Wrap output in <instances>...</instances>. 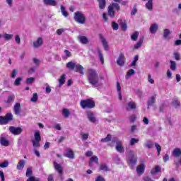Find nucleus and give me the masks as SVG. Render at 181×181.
I'll list each match as a JSON object with an SVG mask.
<instances>
[{"instance_id":"39448f33","label":"nucleus","mask_w":181,"mask_h":181,"mask_svg":"<svg viewBox=\"0 0 181 181\" xmlns=\"http://www.w3.org/2000/svg\"><path fill=\"white\" fill-rule=\"evenodd\" d=\"M13 116L11 113H7L6 117H0V125H5L12 121Z\"/></svg>"},{"instance_id":"e2e57ef3","label":"nucleus","mask_w":181,"mask_h":181,"mask_svg":"<svg viewBox=\"0 0 181 181\" xmlns=\"http://www.w3.org/2000/svg\"><path fill=\"white\" fill-rule=\"evenodd\" d=\"M35 81V78L30 77L26 79V84H32Z\"/></svg>"},{"instance_id":"2eb2a0df","label":"nucleus","mask_w":181,"mask_h":181,"mask_svg":"<svg viewBox=\"0 0 181 181\" xmlns=\"http://www.w3.org/2000/svg\"><path fill=\"white\" fill-rule=\"evenodd\" d=\"M170 35H172V32H170V29H168V28L164 29L163 36L165 40H169L170 39Z\"/></svg>"},{"instance_id":"a211bd4d","label":"nucleus","mask_w":181,"mask_h":181,"mask_svg":"<svg viewBox=\"0 0 181 181\" xmlns=\"http://www.w3.org/2000/svg\"><path fill=\"white\" fill-rule=\"evenodd\" d=\"M93 163H98V157L96 156H93L90 158L89 161L90 168H93V166H94Z\"/></svg>"},{"instance_id":"c03bdc74","label":"nucleus","mask_w":181,"mask_h":181,"mask_svg":"<svg viewBox=\"0 0 181 181\" xmlns=\"http://www.w3.org/2000/svg\"><path fill=\"white\" fill-rule=\"evenodd\" d=\"M61 12L65 18H67L69 16V13L66 11V8L63 6V5H61Z\"/></svg>"},{"instance_id":"603ef678","label":"nucleus","mask_w":181,"mask_h":181,"mask_svg":"<svg viewBox=\"0 0 181 181\" xmlns=\"http://www.w3.org/2000/svg\"><path fill=\"white\" fill-rule=\"evenodd\" d=\"M37 98H38L37 93H33V97L30 98V101L32 103H37Z\"/></svg>"},{"instance_id":"ea45409f","label":"nucleus","mask_w":181,"mask_h":181,"mask_svg":"<svg viewBox=\"0 0 181 181\" xmlns=\"http://www.w3.org/2000/svg\"><path fill=\"white\" fill-rule=\"evenodd\" d=\"M158 172H160V166L156 165L153 169L151 170V175H156Z\"/></svg>"},{"instance_id":"f8f14e48","label":"nucleus","mask_w":181,"mask_h":181,"mask_svg":"<svg viewBox=\"0 0 181 181\" xmlns=\"http://www.w3.org/2000/svg\"><path fill=\"white\" fill-rule=\"evenodd\" d=\"M86 115H87V118L88 119H89L90 122H92L94 124V122H95L96 119H95V116L94 115V113L93 112H86Z\"/></svg>"},{"instance_id":"8fccbe9b","label":"nucleus","mask_w":181,"mask_h":181,"mask_svg":"<svg viewBox=\"0 0 181 181\" xmlns=\"http://www.w3.org/2000/svg\"><path fill=\"white\" fill-rule=\"evenodd\" d=\"M9 166V162L8 160H5L3 163H0V168H5Z\"/></svg>"},{"instance_id":"6e6552de","label":"nucleus","mask_w":181,"mask_h":181,"mask_svg":"<svg viewBox=\"0 0 181 181\" xmlns=\"http://www.w3.org/2000/svg\"><path fill=\"white\" fill-rule=\"evenodd\" d=\"M116 63L117 64H118V66H124L125 63V56L124 55V53H120L119 54V57L117 59Z\"/></svg>"},{"instance_id":"f704fd0d","label":"nucleus","mask_w":181,"mask_h":181,"mask_svg":"<svg viewBox=\"0 0 181 181\" xmlns=\"http://www.w3.org/2000/svg\"><path fill=\"white\" fill-rule=\"evenodd\" d=\"M33 144V146L34 147V149L36 148H40V141L39 140H32L31 141Z\"/></svg>"},{"instance_id":"49530a36","label":"nucleus","mask_w":181,"mask_h":181,"mask_svg":"<svg viewBox=\"0 0 181 181\" xmlns=\"http://www.w3.org/2000/svg\"><path fill=\"white\" fill-rule=\"evenodd\" d=\"M172 105H173V107H175V108H179L180 107V102H179L177 99H175L174 100H173Z\"/></svg>"},{"instance_id":"412c9836","label":"nucleus","mask_w":181,"mask_h":181,"mask_svg":"<svg viewBox=\"0 0 181 181\" xmlns=\"http://www.w3.org/2000/svg\"><path fill=\"white\" fill-rule=\"evenodd\" d=\"M136 108V105L133 101L129 102L127 106L126 107V110L129 111L130 110H135Z\"/></svg>"},{"instance_id":"0eeeda50","label":"nucleus","mask_w":181,"mask_h":181,"mask_svg":"<svg viewBox=\"0 0 181 181\" xmlns=\"http://www.w3.org/2000/svg\"><path fill=\"white\" fill-rule=\"evenodd\" d=\"M43 45V38L40 37L37 39V40L34 41L33 43V47L34 49H39V47H42Z\"/></svg>"},{"instance_id":"a18cd8bd","label":"nucleus","mask_w":181,"mask_h":181,"mask_svg":"<svg viewBox=\"0 0 181 181\" xmlns=\"http://www.w3.org/2000/svg\"><path fill=\"white\" fill-rule=\"evenodd\" d=\"M98 2H99L100 9L105 8V0H98Z\"/></svg>"},{"instance_id":"bb28decb","label":"nucleus","mask_w":181,"mask_h":181,"mask_svg":"<svg viewBox=\"0 0 181 181\" xmlns=\"http://www.w3.org/2000/svg\"><path fill=\"white\" fill-rule=\"evenodd\" d=\"M25 168V160H20L17 164L18 170H22Z\"/></svg>"},{"instance_id":"5701e85b","label":"nucleus","mask_w":181,"mask_h":181,"mask_svg":"<svg viewBox=\"0 0 181 181\" xmlns=\"http://www.w3.org/2000/svg\"><path fill=\"white\" fill-rule=\"evenodd\" d=\"M21 103H16L14 105V112L16 115H19L21 114Z\"/></svg>"},{"instance_id":"393cba45","label":"nucleus","mask_w":181,"mask_h":181,"mask_svg":"<svg viewBox=\"0 0 181 181\" xmlns=\"http://www.w3.org/2000/svg\"><path fill=\"white\" fill-rule=\"evenodd\" d=\"M76 62L71 61L66 64V69H69V70H74L76 69Z\"/></svg>"},{"instance_id":"6ab92c4d","label":"nucleus","mask_w":181,"mask_h":181,"mask_svg":"<svg viewBox=\"0 0 181 181\" xmlns=\"http://www.w3.org/2000/svg\"><path fill=\"white\" fill-rule=\"evenodd\" d=\"M76 73H79L81 76H84V67H83L81 64H76Z\"/></svg>"},{"instance_id":"9b49d317","label":"nucleus","mask_w":181,"mask_h":181,"mask_svg":"<svg viewBox=\"0 0 181 181\" xmlns=\"http://www.w3.org/2000/svg\"><path fill=\"white\" fill-rule=\"evenodd\" d=\"M155 103H156V95H153V96H151L147 101L148 110H149L150 107H152V105H153Z\"/></svg>"},{"instance_id":"1a4fd4ad","label":"nucleus","mask_w":181,"mask_h":181,"mask_svg":"<svg viewBox=\"0 0 181 181\" xmlns=\"http://www.w3.org/2000/svg\"><path fill=\"white\" fill-rule=\"evenodd\" d=\"M64 156L69 158V159H74V153L71 148H66L64 153Z\"/></svg>"},{"instance_id":"7c9ffc66","label":"nucleus","mask_w":181,"mask_h":181,"mask_svg":"<svg viewBox=\"0 0 181 181\" xmlns=\"http://www.w3.org/2000/svg\"><path fill=\"white\" fill-rule=\"evenodd\" d=\"M0 143L3 146H9V141L6 140L5 137L1 138Z\"/></svg>"},{"instance_id":"5fc2aeb1","label":"nucleus","mask_w":181,"mask_h":181,"mask_svg":"<svg viewBox=\"0 0 181 181\" xmlns=\"http://www.w3.org/2000/svg\"><path fill=\"white\" fill-rule=\"evenodd\" d=\"M155 147L157 149L158 155H160V151H162V146H160V145H159V144L156 143Z\"/></svg>"},{"instance_id":"37998d69","label":"nucleus","mask_w":181,"mask_h":181,"mask_svg":"<svg viewBox=\"0 0 181 181\" xmlns=\"http://www.w3.org/2000/svg\"><path fill=\"white\" fill-rule=\"evenodd\" d=\"M15 101V94L12 93L11 95H8L7 99L8 104H11V103H13Z\"/></svg>"},{"instance_id":"473e14b6","label":"nucleus","mask_w":181,"mask_h":181,"mask_svg":"<svg viewBox=\"0 0 181 181\" xmlns=\"http://www.w3.org/2000/svg\"><path fill=\"white\" fill-rule=\"evenodd\" d=\"M3 39L6 40V41L12 40V39H13V35L5 33L3 35Z\"/></svg>"},{"instance_id":"9d476101","label":"nucleus","mask_w":181,"mask_h":181,"mask_svg":"<svg viewBox=\"0 0 181 181\" xmlns=\"http://www.w3.org/2000/svg\"><path fill=\"white\" fill-rule=\"evenodd\" d=\"M115 149L119 153H124V146H122V143L120 141H118V140L116 141Z\"/></svg>"},{"instance_id":"f03ea898","label":"nucleus","mask_w":181,"mask_h":181,"mask_svg":"<svg viewBox=\"0 0 181 181\" xmlns=\"http://www.w3.org/2000/svg\"><path fill=\"white\" fill-rule=\"evenodd\" d=\"M74 21L80 25L86 23V16L81 11H76L74 13Z\"/></svg>"},{"instance_id":"58836bf2","label":"nucleus","mask_w":181,"mask_h":181,"mask_svg":"<svg viewBox=\"0 0 181 181\" xmlns=\"http://www.w3.org/2000/svg\"><path fill=\"white\" fill-rule=\"evenodd\" d=\"M98 57L99 60L101 62L102 64H104V56L103 55V52H101L100 49H98Z\"/></svg>"},{"instance_id":"c756f323","label":"nucleus","mask_w":181,"mask_h":181,"mask_svg":"<svg viewBox=\"0 0 181 181\" xmlns=\"http://www.w3.org/2000/svg\"><path fill=\"white\" fill-rule=\"evenodd\" d=\"M117 90L118 93L119 100L121 101L122 100V95L121 94V84L119 82H117Z\"/></svg>"},{"instance_id":"423d86ee","label":"nucleus","mask_w":181,"mask_h":181,"mask_svg":"<svg viewBox=\"0 0 181 181\" xmlns=\"http://www.w3.org/2000/svg\"><path fill=\"white\" fill-rule=\"evenodd\" d=\"M9 131L13 134V135H21L23 129H22L21 127H15L11 126L9 127Z\"/></svg>"},{"instance_id":"3c124183","label":"nucleus","mask_w":181,"mask_h":181,"mask_svg":"<svg viewBox=\"0 0 181 181\" xmlns=\"http://www.w3.org/2000/svg\"><path fill=\"white\" fill-rule=\"evenodd\" d=\"M134 74H135V70L134 69L129 70L126 76V78L127 79L129 78V76H134Z\"/></svg>"},{"instance_id":"79ce46f5","label":"nucleus","mask_w":181,"mask_h":181,"mask_svg":"<svg viewBox=\"0 0 181 181\" xmlns=\"http://www.w3.org/2000/svg\"><path fill=\"white\" fill-rule=\"evenodd\" d=\"M62 114L64 118H69V117H70V111L69 110V109H63Z\"/></svg>"},{"instance_id":"2f4dec72","label":"nucleus","mask_w":181,"mask_h":181,"mask_svg":"<svg viewBox=\"0 0 181 181\" xmlns=\"http://www.w3.org/2000/svg\"><path fill=\"white\" fill-rule=\"evenodd\" d=\"M59 87H62L64 83H66V74H62L59 79Z\"/></svg>"},{"instance_id":"052dcab7","label":"nucleus","mask_w":181,"mask_h":181,"mask_svg":"<svg viewBox=\"0 0 181 181\" xmlns=\"http://www.w3.org/2000/svg\"><path fill=\"white\" fill-rule=\"evenodd\" d=\"M15 39V42L16 43H17V45H21V37L19 36V35H16L14 37Z\"/></svg>"},{"instance_id":"e433bc0d","label":"nucleus","mask_w":181,"mask_h":181,"mask_svg":"<svg viewBox=\"0 0 181 181\" xmlns=\"http://www.w3.org/2000/svg\"><path fill=\"white\" fill-rule=\"evenodd\" d=\"M144 146L148 148V149H151V148H153V142L151 140H148L144 144Z\"/></svg>"},{"instance_id":"dca6fc26","label":"nucleus","mask_w":181,"mask_h":181,"mask_svg":"<svg viewBox=\"0 0 181 181\" xmlns=\"http://www.w3.org/2000/svg\"><path fill=\"white\" fill-rule=\"evenodd\" d=\"M78 40L81 43L82 45H87L88 43V38L86 36L79 35L78 37Z\"/></svg>"},{"instance_id":"774afa93","label":"nucleus","mask_w":181,"mask_h":181,"mask_svg":"<svg viewBox=\"0 0 181 181\" xmlns=\"http://www.w3.org/2000/svg\"><path fill=\"white\" fill-rule=\"evenodd\" d=\"M95 181H105V178H104L103 176L99 175L95 178Z\"/></svg>"},{"instance_id":"4d7b16f0","label":"nucleus","mask_w":181,"mask_h":181,"mask_svg":"<svg viewBox=\"0 0 181 181\" xmlns=\"http://www.w3.org/2000/svg\"><path fill=\"white\" fill-rule=\"evenodd\" d=\"M112 28L113 30H118V29L119 28V25H118V23H115V22H112Z\"/></svg>"},{"instance_id":"4c0bfd02","label":"nucleus","mask_w":181,"mask_h":181,"mask_svg":"<svg viewBox=\"0 0 181 181\" xmlns=\"http://www.w3.org/2000/svg\"><path fill=\"white\" fill-rule=\"evenodd\" d=\"M108 15L110 16V18H114L115 16V12L114 11V9L112 8V6L108 7Z\"/></svg>"},{"instance_id":"6e6d98bb","label":"nucleus","mask_w":181,"mask_h":181,"mask_svg":"<svg viewBox=\"0 0 181 181\" xmlns=\"http://www.w3.org/2000/svg\"><path fill=\"white\" fill-rule=\"evenodd\" d=\"M138 59H139V57H138V55H136L134 58L133 62L131 64L132 67L136 66V62H138Z\"/></svg>"},{"instance_id":"de8ad7c7","label":"nucleus","mask_w":181,"mask_h":181,"mask_svg":"<svg viewBox=\"0 0 181 181\" xmlns=\"http://www.w3.org/2000/svg\"><path fill=\"white\" fill-rule=\"evenodd\" d=\"M139 142V139H135V138H132L130 140L129 145L131 146H134V145H135V144H138Z\"/></svg>"},{"instance_id":"7ed1b4c3","label":"nucleus","mask_w":181,"mask_h":181,"mask_svg":"<svg viewBox=\"0 0 181 181\" xmlns=\"http://www.w3.org/2000/svg\"><path fill=\"white\" fill-rule=\"evenodd\" d=\"M136 162H138V160H136L134 151H130L127 156V163L131 169H134V166L136 165Z\"/></svg>"},{"instance_id":"09e8293b","label":"nucleus","mask_w":181,"mask_h":181,"mask_svg":"<svg viewBox=\"0 0 181 181\" xmlns=\"http://www.w3.org/2000/svg\"><path fill=\"white\" fill-rule=\"evenodd\" d=\"M100 170H103V172H110V168L107 165H101L100 167Z\"/></svg>"},{"instance_id":"aec40b11","label":"nucleus","mask_w":181,"mask_h":181,"mask_svg":"<svg viewBox=\"0 0 181 181\" xmlns=\"http://www.w3.org/2000/svg\"><path fill=\"white\" fill-rule=\"evenodd\" d=\"M180 155H181V149L180 148H175L173 151V156H174V158H180Z\"/></svg>"},{"instance_id":"cd10ccee","label":"nucleus","mask_w":181,"mask_h":181,"mask_svg":"<svg viewBox=\"0 0 181 181\" xmlns=\"http://www.w3.org/2000/svg\"><path fill=\"white\" fill-rule=\"evenodd\" d=\"M119 23L120 24L122 30H127V29L128 28L127 25V21H122V20H119Z\"/></svg>"},{"instance_id":"f257e3e1","label":"nucleus","mask_w":181,"mask_h":181,"mask_svg":"<svg viewBox=\"0 0 181 181\" xmlns=\"http://www.w3.org/2000/svg\"><path fill=\"white\" fill-rule=\"evenodd\" d=\"M87 78L89 84H91L93 87H101L102 84L100 82V78L98 77V73L97 71L93 69H88Z\"/></svg>"},{"instance_id":"c85d7f7f","label":"nucleus","mask_w":181,"mask_h":181,"mask_svg":"<svg viewBox=\"0 0 181 181\" xmlns=\"http://www.w3.org/2000/svg\"><path fill=\"white\" fill-rule=\"evenodd\" d=\"M54 166L56 170H57V172L59 173V175H62V173H63V170L62 169V166L59 165V164L57 163L56 161L54 162Z\"/></svg>"},{"instance_id":"4be33fe9","label":"nucleus","mask_w":181,"mask_h":181,"mask_svg":"<svg viewBox=\"0 0 181 181\" xmlns=\"http://www.w3.org/2000/svg\"><path fill=\"white\" fill-rule=\"evenodd\" d=\"M158 25L156 23H153L151 24V25L150 26V33H151L153 35H154V33H156V32H158Z\"/></svg>"},{"instance_id":"bf43d9fd","label":"nucleus","mask_w":181,"mask_h":181,"mask_svg":"<svg viewBox=\"0 0 181 181\" xmlns=\"http://www.w3.org/2000/svg\"><path fill=\"white\" fill-rule=\"evenodd\" d=\"M173 56L175 60H180V54L179 52H174Z\"/></svg>"},{"instance_id":"864d4df0","label":"nucleus","mask_w":181,"mask_h":181,"mask_svg":"<svg viewBox=\"0 0 181 181\" xmlns=\"http://www.w3.org/2000/svg\"><path fill=\"white\" fill-rule=\"evenodd\" d=\"M170 69L175 71L176 70V62L175 61H170Z\"/></svg>"},{"instance_id":"20e7f679","label":"nucleus","mask_w":181,"mask_h":181,"mask_svg":"<svg viewBox=\"0 0 181 181\" xmlns=\"http://www.w3.org/2000/svg\"><path fill=\"white\" fill-rule=\"evenodd\" d=\"M81 107L82 108H94L95 107V103H94V100H90V99H87L84 100H81Z\"/></svg>"},{"instance_id":"f3484780","label":"nucleus","mask_w":181,"mask_h":181,"mask_svg":"<svg viewBox=\"0 0 181 181\" xmlns=\"http://www.w3.org/2000/svg\"><path fill=\"white\" fill-rule=\"evenodd\" d=\"M136 172L138 175H144V172H145V164H140L136 168Z\"/></svg>"},{"instance_id":"13d9d810","label":"nucleus","mask_w":181,"mask_h":181,"mask_svg":"<svg viewBox=\"0 0 181 181\" xmlns=\"http://www.w3.org/2000/svg\"><path fill=\"white\" fill-rule=\"evenodd\" d=\"M109 6H112V8L116 9V11H118L119 9V5H118V4L117 3H113Z\"/></svg>"},{"instance_id":"0e129e2a","label":"nucleus","mask_w":181,"mask_h":181,"mask_svg":"<svg viewBox=\"0 0 181 181\" xmlns=\"http://www.w3.org/2000/svg\"><path fill=\"white\" fill-rule=\"evenodd\" d=\"M148 83H150V84L155 83V81L152 78V75H151V74L148 75Z\"/></svg>"},{"instance_id":"72a5a7b5","label":"nucleus","mask_w":181,"mask_h":181,"mask_svg":"<svg viewBox=\"0 0 181 181\" xmlns=\"http://www.w3.org/2000/svg\"><path fill=\"white\" fill-rule=\"evenodd\" d=\"M111 139H112L111 134H107L105 138L100 139V143L104 144L105 142H110V141H111Z\"/></svg>"},{"instance_id":"4468645a","label":"nucleus","mask_w":181,"mask_h":181,"mask_svg":"<svg viewBox=\"0 0 181 181\" xmlns=\"http://www.w3.org/2000/svg\"><path fill=\"white\" fill-rule=\"evenodd\" d=\"M100 38L102 42V45L104 47V49L106 50V52L108 51L110 47L108 46V42H107V40H105V38H104V37L102 35H100Z\"/></svg>"},{"instance_id":"a19ab883","label":"nucleus","mask_w":181,"mask_h":181,"mask_svg":"<svg viewBox=\"0 0 181 181\" xmlns=\"http://www.w3.org/2000/svg\"><path fill=\"white\" fill-rule=\"evenodd\" d=\"M138 36H139V33H138V31L134 32L131 36L132 40L136 42V40H138Z\"/></svg>"},{"instance_id":"b1692460","label":"nucleus","mask_w":181,"mask_h":181,"mask_svg":"<svg viewBox=\"0 0 181 181\" xmlns=\"http://www.w3.org/2000/svg\"><path fill=\"white\" fill-rule=\"evenodd\" d=\"M142 43H144V37L139 39V42L134 46V50H138L141 46H142Z\"/></svg>"},{"instance_id":"ddd939ff","label":"nucleus","mask_w":181,"mask_h":181,"mask_svg":"<svg viewBox=\"0 0 181 181\" xmlns=\"http://www.w3.org/2000/svg\"><path fill=\"white\" fill-rule=\"evenodd\" d=\"M42 2L44 5H47V6H56V5H57L56 0H43Z\"/></svg>"},{"instance_id":"338daca9","label":"nucleus","mask_w":181,"mask_h":181,"mask_svg":"<svg viewBox=\"0 0 181 181\" xmlns=\"http://www.w3.org/2000/svg\"><path fill=\"white\" fill-rule=\"evenodd\" d=\"M26 181H40V180L35 177H29Z\"/></svg>"},{"instance_id":"69168bd1","label":"nucleus","mask_w":181,"mask_h":181,"mask_svg":"<svg viewBox=\"0 0 181 181\" xmlns=\"http://www.w3.org/2000/svg\"><path fill=\"white\" fill-rule=\"evenodd\" d=\"M113 160L115 162V163L119 164V162H121V158H119L118 156H115V157H113Z\"/></svg>"},{"instance_id":"c9c22d12","label":"nucleus","mask_w":181,"mask_h":181,"mask_svg":"<svg viewBox=\"0 0 181 181\" xmlns=\"http://www.w3.org/2000/svg\"><path fill=\"white\" fill-rule=\"evenodd\" d=\"M35 141H42V136H40V132L36 131L34 134Z\"/></svg>"},{"instance_id":"a878e982","label":"nucleus","mask_w":181,"mask_h":181,"mask_svg":"<svg viewBox=\"0 0 181 181\" xmlns=\"http://www.w3.org/2000/svg\"><path fill=\"white\" fill-rule=\"evenodd\" d=\"M146 8L148 11H152L153 9V1L148 0V2L146 4Z\"/></svg>"},{"instance_id":"680f3d73","label":"nucleus","mask_w":181,"mask_h":181,"mask_svg":"<svg viewBox=\"0 0 181 181\" xmlns=\"http://www.w3.org/2000/svg\"><path fill=\"white\" fill-rule=\"evenodd\" d=\"M22 81V78L18 77L14 81V86H19Z\"/></svg>"}]
</instances>
